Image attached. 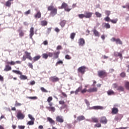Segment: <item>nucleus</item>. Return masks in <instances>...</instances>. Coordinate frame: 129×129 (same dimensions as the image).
Wrapping results in <instances>:
<instances>
[{"label":"nucleus","instance_id":"25","mask_svg":"<svg viewBox=\"0 0 129 129\" xmlns=\"http://www.w3.org/2000/svg\"><path fill=\"white\" fill-rule=\"evenodd\" d=\"M107 93L108 95H114L115 94V93H114V91H113L112 90H109L107 92Z\"/></svg>","mask_w":129,"mask_h":129},{"label":"nucleus","instance_id":"41","mask_svg":"<svg viewBox=\"0 0 129 129\" xmlns=\"http://www.w3.org/2000/svg\"><path fill=\"white\" fill-rule=\"evenodd\" d=\"M7 64H8L9 65H16V62L15 61H8L7 62Z\"/></svg>","mask_w":129,"mask_h":129},{"label":"nucleus","instance_id":"47","mask_svg":"<svg viewBox=\"0 0 129 129\" xmlns=\"http://www.w3.org/2000/svg\"><path fill=\"white\" fill-rule=\"evenodd\" d=\"M28 117L31 119V120L35 121V118L31 114H28Z\"/></svg>","mask_w":129,"mask_h":129},{"label":"nucleus","instance_id":"49","mask_svg":"<svg viewBox=\"0 0 129 129\" xmlns=\"http://www.w3.org/2000/svg\"><path fill=\"white\" fill-rule=\"evenodd\" d=\"M78 17L80 19H83V18H85V14H79Z\"/></svg>","mask_w":129,"mask_h":129},{"label":"nucleus","instance_id":"23","mask_svg":"<svg viewBox=\"0 0 129 129\" xmlns=\"http://www.w3.org/2000/svg\"><path fill=\"white\" fill-rule=\"evenodd\" d=\"M40 59H41V55H37L33 57V62H36V61H38Z\"/></svg>","mask_w":129,"mask_h":129},{"label":"nucleus","instance_id":"28","mask_svg":"<svg viewBox=\"0 0 129 129\" xmlns=\"http://www.w3.org/2000/svg\"><path fill=\"white\" fill-rule=\"evenodd\" d=\"M117 90H118V91H124V88H123V87L121 86H119L117 87Z\"/></svg>","mask_w":129,"mask_h":129},{"label":"nucleus","instance_id":"54","mask_svg":"<svg viewBox=\"0 0 129 129\" xmlns=\"http://www.w3.org/2000/svg\"><path fill=\"white\" fill-rule=\"evenodd\" d=\"M53 100V97H49L47 98V102H51V101H52Z\"/></svg>","mask_w":129,"mask_h":129},{"label":"nucleus","instance_id":"4","mask_svg":"<svg viewBox=\"0 0 129 129\" xmlns=\"http://www.w3.org/2000/svg\"><path fill=\"white\" fill-rule=\"evenodd\" d=\"M86 70V67L82 66L78 69V73H81V74H84Z\"/></svg>","mask_w":129,"mask_h":129},{"label":"nucleus","instance_id":"32","mask_svg":"<svg viewBox=\"0 0 129 129\" xmlns=\"http://www.w3.org/2000/svg\"><path fill=\"white\" fill-rule=\"evenodd\" d=\"M20 78L21 80H26V79H28V77L27 76L23 75H20Z\"/></svg>","mask_w":129,"mask_h":129},{"label":"nucleus","instance_id":"40","mask_svg":"<svg viewBox=\"0 0 129 129\" xmlns=\"http://www.w3.org/2000/svg\"><path fill=\"white\" fill-rule=\"evenodd\" d=\"M95 15L97 17V18H101V14L99 13L98 12H96Z\"/></svg>","mask_w":129,"mask_h":129},{"label":"nucleus","instance_id":"11","mask_svg":"<svg viewBox=\"0 0 129 129\" xmlns=\"http://www.w3.org/2000/svg\"><path fill=\"white\" fill-rule=\"evenodd\" d=\"M93 14V13L91 12H85L84 14L85 18H86V19H90V18H91V17H92Z\"/></svg>","mask_w":129,"mask_h":129},{"label":"nucleus","instance_id":"53","mask_svg":"<svg viewBox=\"0 0 129 129\" xmlns=\"http://www.w3.org/2000/svg\"><path fill=\"white\" fill-rule=\"evenodd\" d=\"M40 90H41V91L42 92H45V93L48 92V91L47 90H46V89L44 88V87H41L40 88Z\"/></svg>","mask_w":129,"mask_h":129},{"label":"nucleus","instance_id":"52","mask_svg":"<svg viewBox=\"0 0 129 129\" xmlns=\"http://www.w3.org/2000/svg\"><path fill=\"white\" fill-rule=\"evenodd\" d=\"M104 20H105V22H110V20L111 19H110L109 17L107 16V17H106V18H104Z\"/></svg>","mask_w":129,"mask_h":129},{"label":"nucleus","instance_id":"6","mask_svg":"<svg viewBox=\"0 0 129 129\" xmlns=\"http://www.w3.org/2000/svg\"><path fill=\"white\" fill-rule=\"evenodd\" d=\"M49 80L51 82H58L60 80V79L56 76H52L49 78Z\"/></svg>","mask_w":129,"mask_h":129},{"label":"nucleus","instance_id":"21","mask_svg":"<svg viewBox=\"0 0 129 129\" xmlns=\"http://www.w3.org/2000/svg\"><path fill=\"white\" fill-rule=\"evenodd\" d=\"M35 19H40L41 17V12L38 11L36 15H34Z\"/></svg>","mask_w":129,"mask_h":129},{"label":"nucleus","instance_id":"3","mask_svg":"<svg viewBox=\"0 0 129 129\" xmlns=\"http://www.w3.org/2000/svg\"><path fill=\"white\" fill-rule=\"evenodd\" d=\"M61 9H64V11H66V12H70L72 10L71 8H69V7H68V4H66V3L63 2L61 6Z\"/></svg>","mask_w":129,"mask_h":129},{"label":"nucleus","instance_id":"45","mask_svg":"<svg viewBox=\"0 0 129 129\" xmlns=\"http://www.w3.org/2000/svg\"><path fill=\"white\" fill-rule=\"evenodd\" d=\"M104 27L106 29H110V25H109V24H108V23H105Z\"/></svg>","mask_w":129,"mask_h":129},{"label":"nucleus","instance_id":"27","mask_svg":"<svg viewBox=\"0 0 129 129\" xmlns=\"http://www.w3.org/2000/svg\"><path fill=\"white\" fill-rule=\"evenodd\" d=\"M11 70H12V67H11L9 65H7L6 66L5 69H4V71H11Z\"/></svg>","mask_w":129,"mask_h":129},{"label":"nucleus","instance_id":"1","mask_svg":"<svg viewBox=\"0 0 129 129\" xmlns=\"http://www.w3.org/2000/svg\"><path fill=\"white\" fill-rule=\"evenodd\" d=\"M58 9L56 8H54L53 6H50L47 8V11H51L50 14L52 16H55L57 15V11Z\"/></svg>","mask_w":129,"mask_h":129},{"label":"nucleus","instance_id":"55","mask_svg":"<svg viewBox=\"0 0 129 129\" xmlns=\"http://www.w3.org/2000/svg\"><path fill=\"white\" fill-rule=\"evenodd\" d=\"M105 15H106V16H107V17H109V15H110V11H106L105 12Z\"/></svg>","mask_w":129,"mask_h":129},{"label":"nucleus","instance_id":"17","mask_svg":"<svg viewBox=\"0 0 129 129\" xmlns=\"http://www.w3.org/2000/svg\"><path fill=\"white\" fill-rule=\"evenodd\" d=\"M97 91V88H90L87 90V92L91 93V92H96Z\"/></svg>","mask_w":129,"mask_h":129},{"label":"nucleus","instance_id":"16","mask_svg":"<svg viewBox=\"0 0 129 129\" xmlns=\"http://www.w3.org/2000/svg\"><path fill=\"white\" fill-rule=\"evenodd\" d=\"M60 54V51H55L53 52L54 59H58L59 58V55Z\"/></svg>","mask_w":129,"mask_h":129},{"label":"nucleus","instance_id":"5","mask_svg":"<svg viewBox=\"0 0 129 129\" xmlns=\"http://www.w3.org/2000/svg\"><path fill=\"white\" fill-rule=\"evenodd\" d=\"M17 117L18 119H24L25 118V114H23L22 111L19 110L17 112Z\"/></svg>","mask_w":129,"mask_h":129},{"label":"nucleus","instance_id":"64","mask_svg":"<svg viewBox=\"0 0 129 129\" xmlns=\"http://www.w3.org/2000/svg\"><path fill=\"white\" fill-rule=\"evenodd\" d=\"M127 127H120L119 128H116L115 129H127Z\"/></svg>","mask_w":129,"mask_h":129},{"label":"nucleus","instance_id":"22","mask_svg":"<svg viewBox=\"0 0 129 129\" xmlns=\"http://www.w3.org/2000/svg\"><path fill=\"white\" fill-rule=\"evenodd\" d=\"M92 109H103V107L101 106H95L92 107Z\"/></svg>","mask_w":129,"mask_h":129},{"label":"nucleus","instance_id":"58","mask_svg":"<svg viewBox=\"0 0 129 129\" xmlns=\"http://www.w3.org/2000/svg\"><path fill=\"white\" fill-rule=\"evenodd\" d=\"M51 31H52V28L50 27V28H47V34H50V33H51Z\"/></svg>","mask_w":129,"mask_h":129},{"label":"nucleus","instance_id":"43","mask_svg":"<svg viewBox=\"0 0 129 129\" xmlns=\"http://www.w3.org/2000/svg\"><path fill=\"white\" fill-rule=\"evenodd\" d=\"M48 54L47 53H43L42 54V58H43V59H48Z\"/></svg>","mask_w":129,"mask_h":129},{"label":"nucleus","instance_id":"33","mask_svg":"<svg viewBox=\"0 0 129 129\" xmlns=\"http://www.w3.org/2000/svg\"><path fill=\"white\" fill-rule=\"evenodd\" d=\"M47 109H48L50 111H55L56 110V109L54 107H47Z\"/></svg>","mask_w":129,"mask_h":129},{"label":"nucleus","instance_id":"51","mask_svg":"<svg viewBox=\"0 0 129 129\" xmlns=\"http://www.w3.org/2000/svg\"><path fill=\"white\" fill-rule=\"evenodd\" d=\"M95 127H101V124L100 123H96L94 125Z\"/></svg>","mask_w":129,"mask_h":129},{"label":"nucleus","instance_id":"19","mask_svg":"<svg viewBox=\"0 0 129 129\" xmlns=\"http://www.w3.org/2000/svg\"><path fill=\"white\" fill-rule=\"evenodd\" d=\"M47 121H49L51 123V124H55V121L52 119V118L50 117H48L47 118Z\"/></svg>","mask_w":129,"mask_h":129},{"label":"nucleus","instance_id":"15","mask_svg":"<svg viewBox=\"0 0 129 129\" xmlns=\"http://www.w3.org/2000/svg\"><path fill=\"white\" fill-rule=\"evenodd\" d=\"M56 121H58V122H60V123H62V122H64V119H63V117L60 116H57L56 117Z\"/></svg>","mask_w":129,"mask_h":129},{"label":"nucleus","instance_id":"20","mask_svg":"<svg viewBox=\"0 0 129 129\" xmlns=\"http://www.w3.org/2000/svg\"><path fill=\"white\" fill-rule=\"evenodd\" d=\"M85 117L83 115L79 116L77 117V120L78 121H81V120H84Z\"/></svg>","mask_w":129,"mask_h":129},{"label":"nucleus","instance_id":"2","mask_svg":"<svg viewBox=\"0 0 129 129\" xmlns=\"http://www.w3.org/2000/svg\"><path fill=\"white\" fill-rule=\"evenodd\" d=\"M98 76L100 78H104L107 76V73L105 70L98 71Z\"/></svg>","mask_w":129,"mask_h":129},{"label":"nucleus","instance_id":"57","mask_svg":"<svg viewBox=\"0 0 129 129\" xmlns=\"http://www.w3.org/2000/svg\"><path fill=\"white\" fill-rule=\"evenodd\" d=\"M87 90H88L86 88H85L81 90V93H86V92H87Z\"/></svg>","mask_w":129,"mask_h":129},{"label":"nucleus","instance_id":"7","mask_svg":"<svg viewBox=\"0 0 129 129\" xmlns=\"http://www.w3.org/2000/svg\"><path fill=\"white\" fill-rule=\"evenodd\" d=\"M112 42H116V44H119V45H122V41L120 40L119 38L115 39V38H112L111 39Z\"/></svg>","mask_w":129,"mask_h":129},{"label":"nucleus","instance_id":"31","mask_svg":"<svg viewBox=\"0 0 129 129\" xmlns=\"http://www.w3.org/2000/svg\"><path fill=\"white\" fill-rule=\"evenodd\" d=\"M35 124V121L30 120L27 123V125H34Z\"/></svg>","mask_w":129,"mask_h":129},{"label":"nucleus","instance_id":"26","mask_svg":"<svg viewBox=\"0 0 129 129\" xmlns=\"http://www.w3.org/2000/svg\"><path fill=\"white\" fill-rule=\"evenodd\" d=\"M59 24L61 28H64V27H65V25H66V20L61 21Z\"/></svg>","mask_w":129,"mask_h":129},{"label":"nucleus","instance_id":"42","mask_svg":"<svg viewBox=\"0 0 129 129\" xmlns=\"http://www.w3.org/2000/svg\"><path fill=\"white\" fill-rule=\"evenodd\" d=\"M115 56H118V57H122V54L121 53L119 52H115L114 53Z\"/></svg>","mask_w":129,"mask_h":129},{"label":"nucleus","instance_id":"62","mask_svg":"<svg viewBox=\"0 0 129 129\" xmlns=\"http://www.w3.org/2000/svg\"><path fill=\"white\" fill-rule=\"evenodd\" d=\"M56 50H62V46L58 45L56 47Z\"/></svg>","mask_w":129,"mask_h":129},{"label":"nucleus","instance_id":"24","mask_svg":"<svg viewBox=\"0 0 129 129\" xmlns=\"http://www.w3.org/2000/svg\"><path fill=\"white\" fill-rule=\"evenodd\" d=\"M48 25V22L46 20L41 21V25L42 27H45V26H47Z\"/></svg>","mask_w":129,"mask_h":129},{"label":"nucleus","instance_id":"63","mask_svg":"<svg viewBox=\"0 0 129 129\" xmlns=\"http://www.w3.org/2000/svg\"><path fill=\"white\" fill-rule=\"evenodd\" d=\"M29 98L30 99H33V100H35V99H38V97H29Z\"/></svg>","mask_w":129,"mask_h":129},{"label":"nucleus","instance_id":"61","mask_svg":"<svg viewBox=\"0 0 129 129\" xmlns=\"http://www.w3.org/2000/svg\"><path fill=\"white\" fill-rule=\"evenodd\" d=\"M47 54L48 57H53V53L52 52H48Z\"/></svg>","mask_w":129,"mask_h":129},{"label":"nucleus","instance_id":"56","mask_svg":"<svg viewBox=\"0 0 129 129\" xmlns=\"http://www.w3.org/2000/svg\"><path fill=\"white\" fill-rule=\"evenodd\" d=\"M21 105H22L21 103L18 102V101H16L15 106H21Z\"/></svg>","mask_w":129,"mask_h":129},{"label":"nucleus","instance_id":"38","mask_svg":"<svg viewBox=\"0 0 129 129\" xmlns=\"http://www.w3.org/2000/svg\"><path fill=\"white\" fill-rule=\"evenodd\" d=\"M125 87L126 89L129 90V82L126 81L125 82Z\"/></svg>","mask_w":129,"mask_h":129},{"label":"nucleus","instance_id":"9","mask_svg":"<svg viewBox=\"0 0 129 129\" xmlns=\"http://www.w3.org/2000/svg\"><path fill=\"white\" fill-rule=\"evenodd\" d=\"M78 44L79 46H81V47H83L84 45H85V40L83 38H80L79 39Z\"/></svg>","mask_w":129,"mask_h":129},{"label":"nucleus","instance_id":"29","mask_svg":"<svg viewBox=\"0 0 129 129\" xmlns=\"http://www.w3.org/2000/svg\"><path fill=\"white\" fill-rule=\"evenodd\" d=\"M82 90V86L79 87L75 92V94H78V92Z\"/></svg>","mask_w":129,"mask_h":129},{"label":"nucleus","instance_id":"60","mask_svg":"<svg viewBox=\"0 0 129 129\" xmlns=\"http://www.w3.org/2000/svg\"><path fill=\"white\" fill-rule=\"evenodd\" d=\"M61 95H62V96H63V97H67V94H66V93H65L64 92H61Z\"/></svg>","mask_w":129,"mask_h":129},{"label":"nucleus","instance_id":"34","mask_svg":"<svg viewBox=\"0 0 129 129\" xmlns=\"http://www.w3.org/2000/svg\"><path fill=\"white\" fill-rule=\"evenodd\" d=\"M59 104H61V105H63V107H67V105L65 104V101H59Z\"/></svg>","mask_w":129,"mask_h":129},{"label":"nucleus","instance_id":"39","mask_svg":"<svg viewBox=\"0 0 129 129\" xmlns=\"http://www.w3.org/2000/svg\"><path fill=\"white\" fill-rule=\"evenodd\" d=\"M120 76L122 78H124L126 76V74L125 72H122L120 74Z\"/></svg>","mask_w":129,"mask_h":129},{"label":"nucleus","instance_id":"18","mask_svg":"<svg viewBox=\"0 0 129 129\" xmlns=\"http://www.w3.org/2000/svg\"><path fill=\"white\" fill-rule=\"evenodd\" d=\"M118 113V109L117 108L113 107L112 109L111 113L112 114H117Z\"/></svg>","mask_w":129,"mask_h":129},{"label":"nucleus","instance_id":"44","mask_svg":"<svg viewBox=\"0 0 129 129\" xmlns=\"http://www.w3.org/2000/svg\"><path fill=\"white\" fill-rule=\"evenodd\" d=\"M118 21V19H115L114 20H111L110 22H111V23H112V24H116V23H117Z\"/></svg>","mask_w":129,"mask_h":129},{"label":"nucleus","instance_id":"30","mask_svg":"<svg viewBox=\"0 0 129 129\" xmlns=\"http://www.w3.org/2000/svg\"><path fill=\"white\" fill-rule=\"evenodd\" d=\"M6 7H8V8H11V6H12V3L11 1H7L5 3Z\"/></svg>","mask_w":129,"mask_h":129},{"label":"nucleus","instance_id":"36","mask_svg":"<svg viewBox=\"0 0 129 129\" xmlns=\"http://www.w3.org/2000/svg\"><path fill=\"white\" fill-rule=\"evenodd\" d=\"M91 119H92L91 121H92V122H96V123L98 122V119L97 118L92 117Z\"/></svg>","mask_w":129,"mask_h":129},{"label":"nucleus","instance_id":"37","mask_svg":"<svg viewBox=\"0 0 129 129\" xmlns=\"http://www.w3.org/2000/svg\"><path fill=\"white\" fill-rule=\"evenodd\" d=\"M75 36H76V34L75 33H72L71 34L70 38L72 40H74V38H75Z\"/></svg>","mask_w":129,"mask_h":129},{"label":"nucleus","instance_id":"59","mask_svg":"<svg viewBox=\"0 0 129 129\" xmlns=\"http://www.w3.org/2000/svg\"><path fill=\"white\" fill-rule=\"evenodd\" d=\"M18 127L19 129H25V126L24 125H18Z\"/></svg>","mask_w":129,"mask_h":129},{"label":"nucleus","instance_id":"35","mask_svg":"<svg viewBox=\"0 0 129 129\" xmlns=\"http://www.w3.org/2000/svg\"><path fill=\"white\" fill-rule=\"evenodd\" d=\"M13 72H14V73H16V74H18L19 75H22V74H23L22 73V72L20 71L13 70Z\"/></svg>","mask_w":129,"mask_h":129},{"label":"nucleus","instance_id":"10","mask_svg":"<svg viewBox=\"0 0 129 129\" xmlns=\"http://www.w3.org/2000/svg\"><path fill=\"white\" fill-rule=\"evenodd\" d=\"M100 122L101 123H103L104 124H106L107 123V119L105 116H102L101 117Z\"/></svg>","mask_w":129,"mask_h":129},{"label":"nucleus","instance_id":"12","mask_svg":"<svg viewBox=\"0 0 129 129\" xmlns=\"http://www.w3.org/2000/svg\"><path fill=\"white\" fill-rule=\"evenodd\" d=\"M25 54L26 55V58L30 60V61H32L33 57L31 56V52H28V51H25Z\"/></svg>","mask_w":129,"mask_h":129},{"label":"nucleus","instance_id":"50","mask_svg":"<svg viewBox=\"0 0 129 129\" xmlns=\"http://www.w3.org/2000/svg\"><path fill=\"white\" fill-rule=\"evenodd\" d=\"M60 64H63V61L59 60L56 63L55 66H58V65H60Z\"/></svg>","mask_w":129,"mask_h":129},{"label":"nucleus","instance_id":"48","mask_svg":"<svg viewBox=\"0 0 129 129\" xmlns=\"http://www.w3.org/2000/svg\"><path fill=\"white\" fill-rule=\"evenodd\" d=\"M65 58H66V59H67V60H71V59L72 58V57L69 54H67L65 56Z\"/></svg>","mask_w":129,"mask_h":129},{"label":"nucleus","instance_id":"8","mask_svg":"<svg viewBox=\"0 0 129 129\" xmlns=\"http://www.w3.org/2000/svg\"><path fill=\"white\" fill-rule=\"evenodd\" d=\"M122 117H123V116L122 114H118L115 116L114 120H116V121H120Z\"/></svg>","mask_w":129,"mask_h":129},{"label":"nucleus","instance_id":"46","mask_svg":"<svg viewBox=\"0 0 129 129\" xmlns=\"http://www.w3.org/2000/svg\"><path fill=\"white\" fill-rule=\"evenodd\" d=\"M19 36L20 37H24V36H25V33L22 31H20L19 32Z\"/></svg>","mask_w":129,"mask_h":129},{"label":"nucleus","instance_id":"14","mask_svg":"<svg viewBox=\"0 0 129 129\" xmlns=\"http://www.w3.org/2000/svg\"><path fill=\"white\" fill-rule=\"evenodd\" d=\"M29 37L31 40H33V36H34V27H31L29 31Z\"/></svg>","mask_w":129,"mask_h":129},{"label":"nucleus","instance_id":"13","mask_svg":"<svg viewBox=\"0 0 129 129\" xmlns=\"http://www.w3.org/2000/svg\"><path fill=\"white\" fill-rule=\"evenodd\" d=\"M93 34L94 35L95 37H100V33L97 31L96 29H94L92 30Z\"/></svg>","mask_w":129,"mask_h":129}]
</instances>
